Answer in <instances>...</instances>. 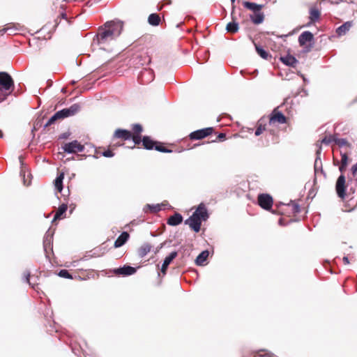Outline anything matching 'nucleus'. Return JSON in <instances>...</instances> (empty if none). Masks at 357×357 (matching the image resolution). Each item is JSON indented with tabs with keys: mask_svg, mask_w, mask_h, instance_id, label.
I'll list each match as a JSON object with an SVG mask.
<instances>
[{
	"mask_svg": "<svg viewBox=\"0 0 357 357\" xmlns=\"http://www.w3.org/2000/svg\"><path fill=\"white\" fill-rule=\"evenodd\" d=\"M123 22L121 21L107 22L99 29L96 38L93 39L101 49L108 50L109 45L120 36L123 30Z\"/></svg>",
	"mask_w": 357,
	"mask_h": 357,
	"instance_id": "f257e3e1",
	"label": "nucleus"
},
{
	"mask_svg": "<svg viewBox=\"0 0 357 357\" xmlns=\"http://www.w3.org/2000/svg\"><path fill=\"white\" fill-rule=\"evenodd\" d=\"M14 82L11 76L6 72H0V103L11 94Z\"/></svg>",
	"mask_w": 357,
	"mask_h": 357,
	"instance_id": "f03ea898",
	"label": "nucleus"
},
{
	"mask_svg": "<svg viewBox=\"0 0 357 357\" xmlns=\"http://www.w3.org/2000/svg\"><path fill=\"white\" fill-rule=\"evenodd\" d=\"M142 144L146 149H153L155 148V150L162 153H171L172 150L168 149L160 144L157 145L156 142L153 141L149 137L144 136L142 139Z\"/></svg>",
	"mask_w": 357,
	"mask_h": 357,
	"instance_id": "7ed1b4c3",
	"label": "nucleus"
},
{
	"mask_svg": "<svg viewBox=\"0 0 357 357\" xmlns=\"http://www.w3.org/2000/svg\"><path fill=\"white\" fill-rule=\"evenodd\" d=\"M63 149L68 153H76L78 152H82L84 150V146L77 140H74L71 142L65 144L63 146Z\"/></svg>",
	"mask_w": 357,
	"mask_h": 357,
	"instance_id": "20e7f679",
	"label": "nucleus"
},
{
	"mask_svg": "<svg viewBox=\"0 0 357 357\" xmlns=\"http://www.w3.org/2000/svg\"><path fill=\"white\" fill-rule=\"evenodd\" d=\"M80 110V105L79 104H73L68 108H64L58 111L61 119L67 118L76 114Z\"/></svg>",
	"mask_w": 357,
	"mask_h": 357,
	"instance_id": "39448f33",
	"label": "nucleus"
},
{
	"mask_svg": "<svg viewBox=\"0 0 357 357\" xmlns=\"http://www.w3.org/2000/svg\"><path fill=\"white\" fill-rule=\"evenodd\" d=\"M336 192L339 197L344 199L345 197L346 179L345 176L341 174L336 182Z\"/></svg>",
	"mask_w": 357,
	"mask_h": 357,
	"instance_id": "423d86ee",
	"label": "nucleus"
},
{
	"mask_svg": "<svg viewBox=\"0 0 357 357\" xmlns=\"http://www.w3.org/2000/svg\"><path fill=\"white\" fill-rule=\"evenodd\" d=\"M287 119L285 116L280 112H279L277 109H275L269 118V124L273 125L275 123L283 124L285 123Z\"/></svg>",
	"mask_w": 357,
	"mask_h": 357,
	"instance_id": "0eeeda50",
	"label": "nucleus"
},
{
	"mask_svg": "<svg viewBox=\"0 0 357 357\" xmlns=\"http://www.w3.org/2000/svg\"><path fill=\"white\" fill-rule=\"evenodd\" d=\"M185 224L189 225V227L195 232H199L200 230L202 222L199 218H197V213H192V215L185 220Z\"/></svg>",
	"mask_w": 357,
	"mask_h": 357,
	"instance_id": "6e6552de",
	"label": "nucleus"
},
{
	"mask_svg": "<svg viewBox=\"0 0 357 357\" xmlns=\"http://www.w3.org/2000/svg\"><path fill=\"white\" fill-rule=\"evenodd\" d=\"M212 128H206L204 129L197 130L190 134V138L192 140L202 139L212 133Z\"/></svg>",
	"mask_w": 357,
	"mask_h": 357,
	"instance_id": "1a4fd4ad",
	"label": "nucleus"
},
{
	"mask_svg": "<svg viewBox=\"0 0 357 357\" xmlns=\"http://www.w3.org/2000/svg\"><path fill=\"white\" fill-rule=\"evenodd\" d=\"M259 205L264 209L268 210L273 204V199L268 194H261L258 196Z\"/></svg>",
	"mask_w": 357,
	"mask_h": 357,
	"instance_id": "9d476101",
	"label": "nucleus"
},
{
	"mask_svg": "<svg viewBox=\"0 0 357 357\" xmlns=\"http://www.w3.org/2000/svg\"><path fill=\"white\" fill-rule=\"evenodd\" d=\"M193 213H197V218H199L201 222L208 218L207 209L204 204H200Z\"/></svg>",
	"mask_w": 357,
	"mask_h": 357,
	"instance_id": "9b49d317",
	"label": "nucleus"
},
{
	"mask_svg": "<svg viewBox=\"0 0 357 357\" xmlns=\"http://www.w3.org/2000/svg\"><path fill=\"white\" fill-rule=\"evenodd\" d=\"M176 252H172L167 257H165L161 267V272L165 275L166 274L167 269L170 263L177 257Z\"/></svg>",
	"mask_w": 357,
	"mask_h": 357,
	"instance_id": "f8f14e48",
	"label": "nucleus"
},
{
	"mask_svg": "<svg viewBox=\"0 0 357 357\" xmlns=\"http://www.w3.org/2000/svg\"><path fill=\"white\" fill-rule=\"evenodd\" d=\"M313 34L308 31L303 32L298 37V43L301 46L305 45L307 42L313 40Z\"/></svg>",
	"mask_w": 357,
	"mask_h": 357,
	"instance_id": "ddd939ff",
	"label": "nucleus"
},
{
	"mask_svg": "<svg viewBox=\"0 0 357 357\" xmlns=\"http://www.w3.org/2000/svg\"><path fill=\"white\" fill-rule=\"evenodd\" d=\"M136 272V268L130 266H124L115 270V273L119 275H131Z\"/></svg>",
	"mask_w": 357,
	"mask_h": 357,
	"instance_id": "4468645a",
	"label": "nucleus"
},
{
	"mask_svg": "<svg viewBox=\"0 0 357 357\" xmlns=\"http://www.w3.org/2000/svg\"><path fill=\"white\" fill-rule=\"evenodd\" d=\"M114 137L124 140H128L131 139L132 133L130 131L127 130L117 129L114 132Z\"/></svg>",
	"mask_w": 357,
	"mask_h": 357,
	"instance_id": "2eb2a0df",
	"label": "nucleus"
},
{
	"mask_svg": "<svg viewBox=\"0 0 357 357\" xmlns=\"http://www.w3.org/2000/svg\"><path fill=\"white\" fill-rule=\"evenodd\" d=\"M140 79L141 82L143 83H149L151 82L153 79V72L151 70L144 69L141 72Z\"/></svg>",
	"mask_w": 357,
	"mask_h": 357,
	"instance_id": "dca6fc26",
	"label": "nucleus"
},
{
	"mask_svg": "<svg viewBox=\"0 0 357 357\" xmlns=\"http://www.w3.org/2000/svg\"><path fill=\"white\" fill-rule=\"evenodd\" d=\"M129 238V234L126 231L122 232L114 242L115 248H120L124 245Z\"/></svg>",
	"mask_w": 357,
	"mask_h": 357,
	"instance_id": "f3484780",
	"label": "nucleus"
},
{
	"mask_svg": "<svg viewBox=\"0 0 357 357\" xmlns=\"http://www.w3.org/2000/svg\"><path fill=\"white\" fill-rule=\"evenodd\" d=\"M182 221V215L178 213H176L174 215L169 218V219L167 220V224L172 226H176L181 224Z\"/></svg>",
	"mask_w": 357,
	"mask_h": 357,
	"instance_id": "a211bd4d",
	"label": "nucleus"
},
{
	"mask_svg": "<svg viewBox=\"0 0 357 357\" xmlns=\"http://www.w3.org/2000/svg\"><path fill=\"white\" fill-rule=\"evenodd\" d=\"M280 60L283 63L289 66H294L298 62L297 59L294 56L289 54L282 56Z\"/></svg>",
	"mask_w": 357,
	"mask_h": 357,
	"instance_id": "6ab92c4d",
	"label": "nucleus"
},
{
	"mask_svg": "<svg viewBox=\"0 0 357 357\" xmlns=\"http://www.w3.org/2000/svg\"><path fill=\"white\" fill-rule=\"evenodd\" d=\"M209 252L208 250L202 251L197 257L195 260L196 264L198 266H203L205 264V262L208 257Z\"/></svg>",
	"mask_w": 357,
	"mask_h": 357,
	"instance_id": "aec40b11",
	"label": "nucleus"
},
{
	"mask_svg": "<svg viewBox=\"0 0 357 357\" xmlns=\"http://www.w3.org/2000/svg\"><path fill=\"white\" fill-rule=\"evenodd\" d=\"M352 23L351 22H347L340 26H339L336 32L339 36L345 34L351 27Z\"/></svg>",
	"mask_w": 357,
	"mask_h": 357,
	"instance_id": "412c9836",
	"label": "nucleus"
},
{
	"mask_svg": "<svg viewBox=\"0 0 357 357\" xmlns=\"http://www.w3.org/2000/svg\"><path fill=\"white\" fill-rule=\"evenodd\" d=\"M243 6L245 8H246L250 10H252L254 12H259V13L262 8L261 5H259L257 3H252V2H248V1L243 2Z\"/></svg>",
	"mask_w": 357,
	"mask_h": 357,
	"instance_id": "4be33fe9",
	"label": "nucleus"
},
{
	"mask_svg": "<svg viewBox=\"0 0 357 357\" xmlns=\"http://www.w3.org/2000/svg\"><path fill=\"white\" fill-rule=\"evenodd\" d=\"M151 249V245L149 243L143 244L138 250V255L141 258L144 257Z\"/></svg>",
	"mask_w": 357,
	"mask_h": 357,
	"instance_id": "5701e85b",
	"label": "nucleus"
},
{
	"mask_svg": "<svg viewBox=\"0 0 357 357\" xmlns=\"http://www.w3.org/2000/svg\"><path fill=\"white\" fill-rule=\"evenodd\" d=\"M68 206L67 204H63L61 206H59L58 210L56 211L53 221L56 220L61 219V216L66 213L67 211Z\"/></svg>",
	"mask_w": 357,
	"mask_h": 357,
	"instance_id": "b1692460",
	"label": "nucleus"
},
{
	"mask_svg": "<svg viewBox=\"0 0 357 357\" xmlns=\"http://www.w3.org/2000/svg\"><path fill=\"white\" fill-rule=\"evenodd\" d=\"M5 26L9 35L15 34L20 30V25L13 23L7 24Z\"/></svg>",
	"mask_w": 357,
	"mask_h": 357,
	"instance_id": "393cba45",
	"label": "nucleus"
},
{
	"mask_svg": "<svg viewBox=\"0 0 357 357\" xmlns=\"http://www.w3.org/2000/svg\"><path fill=\"white\" fill-rule=\"evenodd\" d=\"M64 178V174L61 173L54 181V186L56 190L61 192L63 189V180Z\"/></svg>",
	"mask_w": 357,
	"mask_h": 357,
	"instance_id": "a878e982",
	"label": "nucleus"
},
{
	"mask_svg": "<svg viewBox=\"0 0 357 357\" xmlns=\"http://www.w3.org/2000/svg\"><path fill=\"white\" fill-rule=\"evenodd\" d=\"M148 22L151 25L158 26L160 24V18L156 13H152L149 16Z\"/></svg>",
	"mask_w": 357,
	"mask_h": 357,
	"instance_id": "bb28decb",
	"label": "nucleus"
},
{
	"mask_svg": "<svg viewBox=\"0 0 357 357\" xmlns=\"http://www.w3.org/2000/svg\"><path fill=\"white\" fill-rule=\"evenodd\" d=\"M238 24L234 21L229 22L226 26V30L231 33H236L238 31Z\"/></svg>",
	"mask_w": 357,
	"mask_h": 357,
	"instance_id": "cd10ccee",
	"label": "nucleus"
},
{
	"mask_svg": "<svg viewBox=\"0 0 357 357\" xmlns=\"http://www.w3.org/2000/svg\"><path fill=\"white\" fill-rule=\"evenodd\" d=\"M310 19L311 22H316L319 19L320 12L316 8H312L310 10Z\"/></svg>",
	"mask_w": 357,
	"mask_h": 357,
	"instance_id": "c85d7f7f",
	"label": "nucleus"
},
{
	"mask_svg": "<svg viewBox=\"0 0 357 357\" xmlns=\"http://www.w3.org/2000/svg\"><path fill=\"white\" fill-rule=\"evenodd\" d=\"M162 205L163 204H146L144 211L146 212V209L149 208L151 212L156 213L162 210Z\"/></svg>",
	"mask_w": 357,
	"mask_h": 357,
	"instance_id": "c756f323",
	"label": "nucleus"
},
{
	"mask_svg": "<svg viewBox=\"0 0 357 357\" xmlns=\"http://www.w3.org/2000/svg\"><path fill=\"white\" fill-rule=\"evenodd\" d=\"M255 49H256L257 52L259 54V55L261 58H263L264 59H267L268 58V56H269L268 53L266 51H265L261 47L255 45Z\"/></svg>",
	"mask_w": 357,
	"mask_h": 357,
	"instance_id": "7c9ffc66",
	"label": "nucleus"
},
{
	"mask_svg": "<svg viewBox=\"0 0 357 357\" xmlns=\"http://www.w3.org/2000/svg\"><path fill=\"white\" fill-rule=\"evenodd\" d=\"M264 15L261 13H257L255 15L254 17H252V21L256 24H259L261 23L264 20Z\"/></svg>",
	"mask_w": 357,
	"mask_h": 357,
	"instance_id": "2f4dec72",
	"label": "nucleus"
},
{
	"mask_svg": "<svg viewBox=\"0 0 357 357\" xmlns=\"http://www.w3.org/2000/svg\"><path fill=\"white\" fill-rule=\"evenodd\" d=\"M57 119H61V117L58 113V112H56L48 121L45 124V127H47L49 126H51L52 124H53Z\"/></svg>",
	"mask_w": 357,
	"mask_h": 357,
	"instance_id": "473e14b6",
	"label": "nucleus"
},
{
	"mask_svg": "<svg viewBox=\"0 0 357 357\" xmlns=\"http://www.w3.org/2000/svg\"><path fill=\"white\" fill-rule=\"evenodd\" d=\"M319 154H320V149H319L317 151V158H316V160L314 161V170H315V172H317L319 168H321V159L319 157Z\"/></svg>",
	"mask_w": 357,
	"mask_h": 357,
	"instance_id": "72a5a7b5",
	"label": "nucleus"
},
{
	"mask_svg": "<svg viewBox=\"0 0 357 357\" xmlns=\"http://www.w3.org/2000/svg\"><path fill=\"white\" fill-rule=\"evenodd\" d=\"M134 135H140L142 131V127L140 124H135L132 126Z\"/></svg>",
	"mask_w": 357,
	"mask_h": 357,
	"instance_id": "f704fd0d",
	"label": "nucleus"
},
{
	"mask_svg": "<svg viewBox=\"0 0 357 357\" xmlns=\"http://www.w3.org/2000/svg\"><path fill=\"white\" fill-rule=\"evenodd\" d=\"M335 138L333 136L330 135V136H326L325 137H324L321 140V143L325 144H328L331 142H335Z\"/></svg>",
	"mask_w": 357,
	"mask_h": 357,
	"instance_id": "c9c22d12",
	"label": "nucleus"
},
{
	"mask_svg": "<svg viewBox=\"0 0 357 357\" xmlns=\"http://www.w3.org/2000/svg\"><path fill=\"white\" fill-rule=\"evenodd\" d=\"M266 128L265 126H263L261 123L258 124V126L255 130V135L259 136L260 135L264 130Z\"/></svg>",
	"mask_w": 357,
	"mask_h": 357,
	"instance_id": "e433bc0d",
	"label": "nucleus"
},
{
	"mask_svg": "<svg viewBox=\"0 0 357 357\" xmlns=\"http://www.w3.org/2000/svg\"><path fill=\"white\" fill-rule=\"evenodd\" d=\"M335 142L339 145L340 146H347L348 145V142L346 139H338V138H335Z\"/></svg>",
	"mask_w": 357,
	"mask_h": 357,
	"instance_id": "4c0bfd02",
	"label": "nucleus"
},
{
	"mask_svg": "<svg viewBox=\"0 0 357 357\" xmlns=\"http://www.w3.org/2000/svg\"><path fill=\"white\" fill-rule=\"evenodd\" d=\"M341 164L343 165H347L348 164V156L347 153L341 152Z\"/></svg>",
	"mask_w": 357,
	"mask_h": 357,
	"instance_id": "58836bf2",
	"label": "nucleus"
},
{
	"mask_svg": "<svg viewBox=\"0 0 357 357\" xmlns=\"http://www.w3.org/2000/svg\"><path fill=\"white\" fill-rule=\"evenodd\" d=\"M59 275L64 278H72V276L66 270H61L59 273Z\"/></svg>",
	"mask_w": 357,
	"mask_h": 357,
	"instance_id": "ea45409f",
	"label": "nucleus"
},
{
	"mask_svg": "<svg viewBox=\"0 0 357 357\" xmlns=\"http://www.w3.org/2000/svg\"><path fill=\"white\" fill-rule=\"evenodd\" d=\"M131 138L132 139L135 144H139L142 142L140 135H132Z\"/></svg>",
	"mask_w": 357,
	"mask_h": 357,
	"instance_id": "a19ab883",
	"label": "nucleus"
},
{
	"mask_svg": "<svg viewBox=\"0 0 357 357\" xmlns=\"http://www.w3.org/2000/svg\"><path fill=\"white\" fill-rule=\"evenodd\" d=\"M102 155L106 158H111V157H113L114 155V154L112 151L107 150L102 153Z\"/></svg>",
	"mask_w": 357,
	"mask_h": 357,
	"instance_id": "79ce46f5",
	"label": "nucleus"
},
{
	"mask_svg": "<svg viewBox=\"0 0 357 357\" xmlns=\"http://www.w3.org/2000/svg\"><path fill=\"white\" fill-rule=\"evenodd\" d=\"M293 211L294 213H299L300 212V206L296 204H293Z\"/></svg>",
	"mask_w": 357,
	"mask_h": 357,
	"instance_id": "37998d69",
	"label": "nucleus"
},
{
	"mask_svg": "<svg viewBox=\"0 0 357 357\" xmlns=\"http://www.w3.org/2000/svg\"><path fill=\"white\" fill-rule=\"evenodd\" d=\"M29 277H30V273L29 271H26L24 273V280L26 282H29Z\"/></svg>",
	"mask_w": 357,
	"mask_h": 357,
	"instance_id": "c03bdc74",
	"label": "nucleus"
},
{
	"mask_svg": "<svg viewBox=\"0 0 357 357\" xmlns=\"http://www.w3.org/2000/svg\"><path fill=\"white\" fill-rule=\"evenodd\" d=\"M352 174L355 176L357 173V162L351 168Z\"/></svg>",
	"mask_w": 357,
	"mask_h": 357,
	"instance_id": "a18cd8bd",
	"label": "nucleus"
},
{
	"mask_svg": "<svg viewBox=\"0 0 357 357\" xmlns=\"http://www.w3.org/2000/svg\"><path fill=\"white\" fill-rule=\"evenodd\" d=\"M50 240H48L47 239V236L46 238L44 240V248H45V250H46L47 244H50Z\"/></svg>",
	"mask_w": 357,
	"mask_h": 357,
	"instance_id": "49530a36",
	"label": "nucleus"
},
{
	"mask_svg": "<svg viewBox=\"0 0 357 357\" xmlns=\"http://www.w3.org/2000/svg\"><path fill=\"white\" fill-rule=\"evenodd\" d=\"M218 138L220 139V140H223L225 139V134L224 133H220L218 136Z\"/></svg>",
	"mask_w": 357,
	"mask_h": 357,
	"instance_id": "de8ad7c7",
	"label": "nucleus"
},
{
	"mask_svg": "<svg viewBox=\"0 0 357 357\" xmlns=\"http://www.w3.org/2000/svg\"><path fill=\"white\" fill-rule=\"evenodd\" d=\"M6 33H7L6 26L0 29V35H3Z\"/></svg>",
	"mask_w": 357,
	"mask_h": 357,
	"instance_id": "09e8293b",
	"label": "nucleus"
},
{
	"mask_svg": "<svg viewBox=\"0 0 357 357\" xmlns=\"http://www.w3.org/2000/svg\"><path fill=\"white\" fill-rule=\"evenodd\" d=\"M347 166V165H343L342 164H341V165L340 166V168H339L340 171L341 172H343L345 170Z\"/></svg>",
	"mask_w": 357,
	"mask_h": 357,
	"instance_id": "8fccbe9b",
	"label": "nucleus"
},
{
	"mask_svg": "<svg viewBox=\"0 0 357 357\" xmlns=\"http://www.w3.org/2000/svg\"><path fill=\"white\" fill-rule=\"evenodd\" d=\"M344 263L345 264H349V259L347 257H344L343 259H342Z\"/></svg>",
	"mask_w": 357,
	"mask_h": 357,
	"instance_id": "3c124183",
	"label": "nucleus"
},
{
	"mask_svg": "<svg viewBox=\"0 0 357 357\" xmlns=\"http://www.w3.org/2000/svg\"><path fill=\"white\" fill-rule=\"evenodd\" d=\"M61 17H62V18H63V19H66V13H62V14H61Z\"/></svg>",
	"mask_w": 357,
	"mask_h": 357,
	"instance_id": "603ef678",
	"label": "nucleus"
},
{
	"mask_svg": "<svg viewBox=\"0 0 357 357\" xmlns=\"http://www.w3.org/2000/svg\"><path fill=\"white\" fill-rule=\"evenodd\" d=\"M230 1H231V3H232L233 8H234V4L236 0H230Z\"/></svg>",
	"mask_w": 357,
	"mask_h": 357,
	"instance_id": "864d4df0",
	"label": "nucleus"
},
{
	"mask_svg": "<svg viewBox=\"0 0 357 357\" xmlns=\"http://www.w3.org/2000/svg\"><path fill=\"white\" fill-rule=\"evenodd\" d=\"M24 184L26 185V182H25V181H24ZM29 185V183H26V185Z\"/></svg>",
	"mask_w": 357,
	"mask_h": 357,
	"instance_id": "5fc2aeb1",
	"label": "nucleus"
}]
</instances>
